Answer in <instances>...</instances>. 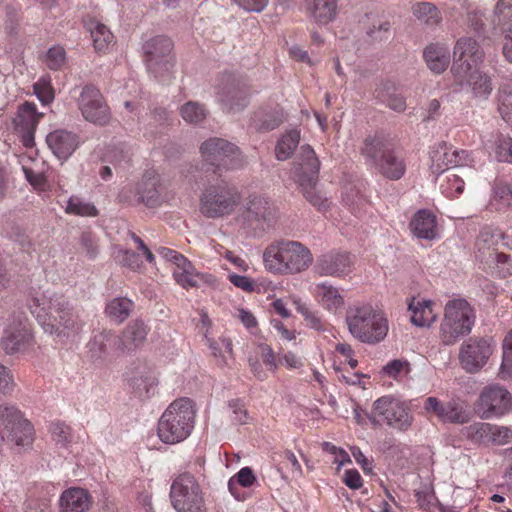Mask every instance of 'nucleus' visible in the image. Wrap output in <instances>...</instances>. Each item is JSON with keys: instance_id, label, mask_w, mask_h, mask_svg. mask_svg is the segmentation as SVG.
Returning <instances> with one entry per match:
<instances>
[{"instance_id": "obj_40", "label": "nucleus", "mask_w": 512, "mask_h": 512, "mask_svg": "<svg viewBox=\"0 0 512 512\" xmlns=\"http://www.w3.org/2000/svg\"><path fill=\"white\" fill-rule=\"evenodd\" d=\"M113 348L117 350V335L111 331L99 332L89 342L90 352L98 358L103 357Z\"/></svg>"}, {"instance_id": "obj_37", "label": "nucleus", "mask_w": 512, "mask_h": 512, "mask_svg": "<svg viewBox=\"0 0 512 512\" xmlns=\"http://www.w3.org/2000/svg\"><path fill=\"white\" fill-rule=\"evenodd\" d=\"M408 308L412 312L411 322L417 327H429L436 320V314L432 309V302L429 300H418L415 302V298H413Z\"/></svg>"}, {"instance_id": "obj_52", "label": "nucleus", "mask_w": 512, "mask_h": 512, "mask_svg": "<svg viewBox=\"0 0 512 512\" xmlns=\"http://www.w3.org/2000/svg\"><path fill=\"white\" fill-rule=\"evenodd\" d=\"M294 304L296 310L304 317L305 321L307 322V325L310 328L318 331L325 329L321 317L316 312L311 311L305 303L297 299L294 300Z\"/></svg>"}, {"instance_id": "obj_33", "label": "nucleus", "mask_w": 512, "mask_h": 512, "mask_svg": "<svg viewBox=\"0 0 512 512\" xmlns=\"http://www.w3.org/2000/svg\"><path fill=\"white\" fill-rule=\"evenodd\" d=\"M424 60L428 68L440 74L446 70L450 63L449 48L442 43H431L423 51Z\"/></svg>"}, {"instance_id": "obj_61", "label": "nucleus", "mask_w": 512, "mask_h": 512, "mask_svg": "<svg viewBox=\"0 0 512 512\" xmlns=\"http://www.w3.org/2000/svg\"><path fill=\"white\" fill-rule=\"evenodd\" d=\"M119 261L123 266H126L132 270H138L142 266V262L139 259L138 254L130 250H122L119 252Z\"/></svg>"}, {"instance_id": "obj_10", "label": "nucleus", "mask_w": 512, "mask_h": 512, "mask_svg": "<svg viewBox=\"0 0 512 512\" xmlns=\"http://www.w3.org/2000/svg\"><path fill=\"white\" fill-rule=\"evenodd\" d=\"M237 190L225 182L205 188L200 199V211L208 218H219L233 212L239 203Z\"/></svg>"}, {"instance_id": "obj_9", "label": "nucleus", "mask_w": 512, "mask_h": 512, "mask_svg": "<svg viewBox=\"0 0 512 512\" xmlns=\"http://www.w3.org/2000/svg\"><path fill=\"white\" fill-rule=\"evenodd\" d=\"M200 154L206 165L214 167L213 172L235 170L245 165L240 149L226 139L212 137L200 145Z\"/></svg>"}, {"instance_id": "obj_17", "label": "nucleus", "mask_w": 512, "mask_h": 512, "mask_svg": "<svg viewBox=\"0 0 512 512\" xmlns=\"http://www.w3.org/2000/svg\"><path fill=\"white\" fill-rule=\"evenodd\" d=\"M493 353L492 343L486 338L471 337L459 349L461 367L468 373L479 372Z\"/></svg>"}, {"instance_id": "obj_32", "label": "nucleus", "mask_w": 512, "mask_h": 512, "mask_svg": "<svg viewBox=\"0 0 512 512\" xmlns=\"http://www.w3.org/2000/svg\"><path fill=\"white\" fill-rule=\"evenodd\" d=\"M409 226L417 238L433 240L438 236L436 216L428 210L418 211Z\"/></svg>"}, {"instance_id": "obj_35", "label": "nucleus", "mask_w": 512, "mask_h": 512, "mask_svg": "<svg viewBox=\"0 0 512 512\" xmlns=\"http://www.w3.org/2000/svg\"><path fill=\"white\" fill-rule=\"evenodd\" d=\"M173 277L177 284L185 289L198 287L202 282H207V275L198 273L188 259L175 267Z\"/></svg>"}, {"instance_id": "obj_58", "label": "nucleus", "mask_w": 512, "mask_h": 512, "mask_svg": "<svg viewBox=\"0 0 512 512\" xmlns=\"http://www.w3.org/2000/svg\"><path fill=\"white\" fill-rule=\"evenodd\" d=\"M498 110L502 119L512 125V87L500 92Z\"/></svg>"}, {"instance_id": "obj_48", "label": "nucleus", "mask_w": 512, "mask_h": 512, "mask_svg": "<svg viewBox=\"0 0 512 512\" xmlns=\"http://www.w3.org/2000/svg\"><path fill=\"white\" fill-rule=\"evenodd\" d=\"M411 372V365L406 359H393L382 367L381 373L389 378L398 380Z\"/></svg>"}, {"instance_id": "obj_24", "label": "nucleus", "mask_w": 512, "mask_h": 512, "mask_svg": "<svg viewBox=\"0 0 512 512\" xmlns=\"http://www.w3.org/2000/svg\"><path fill=\"white\" fill-rule=\"evenodd\" d=\"M31 338L28 319L25 316H19L17 322H13L5 330L1 345L7 354H13L25 348Z\"/></svg>"}, {"instance_id": "obj_11", "label": "nucleus", "mask_w": 512, "mask_h": 512, "mask_svg": "<svg viewBox=\"0 0 512 512\" xmlns=\"http://www.w3.org/2000/svg\"><path fill=\"white\" fill-rule=\"evenodd\" d=\"M170 498L177 512H206L200 485L189 473L181 474L173 481Z\"/></svg>"}, {"instance_id": "obj_46", "label": "nucleus", "mask_w": 512, "mask_h": 512, "mask_svg": "<svg viewBox=\"0 0 512 512\" xmlns=\"http://www.w3.org/2000/svg\"><path fill=\"white\" fill-rule=\"evenodd\" d=\"M459 168L448 170L441 176H437V180L450 196L460 195L464 190V181L458 174Z\"/></svg>"}, {"instance_id": "obj_34", "label": "nucleus", "mask_w": 512, "mask_h": 512, "mask_svg": "<svg viewBox=\"0 0 512 512\" xmlns=\"http://www.w3.org/2000/svg\"><path fill=\"white\" fill-rule=\"evenodd\" d=\"M314 295L318 303L328 311L336 312L344 306V297L336 287L327 282L317 284Z\"/></svg>"}, {"instance_id": "obj_59", "label": "nucleus", "mask_w": 512, "mask_h": 512, "mask_svg": "<svg viewBox=\"0 0 512 512\" xmlns=\"http://www.w3.org/2000/svg\"><path fill=\"white\" fill-rule=\"evenodd\" d=\"M66 60V53L63 47L53 46L46 54V64L51 70H58L64 64Z\"/></svg>"}, {"instance_id": "obj_57", "label": "nucleus", "mask_w": 512, "mask_h": 512, "mask_svg": "<svg viewBox=\"0 0 512 512\" xmlns=\"http://www.w3.org/2000/svg\"><path fill=\"white\" fill-rule=\"evenodd\" d=\"M285 117L284 113L281 109H276L271 113H267L260 120V123L257 125V129L261 132H268L274 130L281 123H283Z\"/></svg>"}, {"instance_id": "obj_29", "label": "nucleus", "mask_w": 512, "mask_h": 512, "mask_svg": "<svg viewBox=\"0 0 512 512\" xmlns=\"http://www.w3.org/2000/svg\"><path fill=\"white\" fill-rule=\"evenodd\" d=\"M304 7L308 17L320 25L334 21L338 14V0H304Z\"/></svg>"}, {"instance_id": "obj_50", "label": "nucleus", "mask_w": 512, "mask_h": 512, "mask_svg": "<svg viewBox=\"0 0 512 512\" xmlns=\"http://www.w3.org/2000/svg\"><path fill=\"white\" fill-rule=\"evenodd\" d=\"M499 375L503 379L512 377V330L503 341V360Z\"/></svg>"}, {"instance_id": "obj_43", "label": "nucleus", "mask_w": 512, "mask_h": 512, "mask_svg": "<svg viewBox=\"0 0 512 512\" xmlns=\"http://www.w3.org/2000/svg\"><path fill=\"white\" fill-rule=\"evenodd\" d=\"M133 309V302L125 297L112 299L106 306V314L112 320L121 323L128 318Z\"/></svg>"}, {"instance_id": "obj_30", "label": "nucleus", "mask_w": 512, "mask_h": 512, "mask_svg": "<svg viewBox=\"0 0 512 512\" xmlns=\"http://www.w3.org/2000/svg\"><path fill=\"white\" fill-rule=\"evenodd\" d=\"M296 165L298 166V181L307 180L309 184L318 180L320 162L311 146L302 145L300 147Z\"/></svg>"}, {"instance_id": "obj_12", "label": "nucleus", "mask_w": 512, "mask_h": 512, "mask_svg": "<svg viewBox=\"0 0 512 512\" xmlns=\"http://www.w3.org/2000/svg\"><path fill=\"white\" fill-rule=\"evenodd\" d=\"M0 421L4 440L17 447H30L34 441V427L13 405H0Z\"/></svg>"}, {"instance_id": "obj_13", "label": "nucleus", "mask_w": 512, "mask_h": 512, "mask_svg": "<svg viewBox=\"0 0 512 512\" xmlns=\"http://www.w3.org/2000/svg\"><path fill=\"white\" fill-rule=\"evenodd\" d=\"M278 218V208L270 199L251 196L242 213V224L254 234H261L272 227Z\"/></svg>"}, {"instance_id": "obj_56", "label": "nucleus", "mask_w": 512, "mask_h": 512, "mask_svg": "<svg viewBox=\"0 0 512 512\" xmlns=\"http://www.w3.org/2000/svg\"><path fill=\"white\" fill-rule=\"evenodd\" d=\"M34 93L42 104L47 105L54 100V89L49 77L40 78L33 86Z\"/></svg>"}, {"instance_id": "obj_7", "label": "nucleus", "mask_w": 512, "mask_h": 512, "mask_svg": "<svg viewBox=\"0 0 512 512\" xmlns=\"http://www.w3.org/2000/svg\"><path fill=\"white\" fill-rule=\"evenodd\" d=\"M473 307L462 298L449 300L444 309L440 325V338L445 345L454 344L460 337L468 335L475 323Z\"/></svg>"}, {"instance_id": "obj_27", "label": "nucleus", "mask_w": 512, "mask_h": 512, "mask_svg": "<svg viewBox=\"0 0 512 512\" xmlns=\"http://www.w3.org/2000/svg\"><path fill=\"white\" fill-rule=\"evenodd\" d=\"M46 143L58 159L66 160L78 147L79 140L76 134L58 129L47 135Z\"/></svg>"}, {"instance_id": "obj_18", "label": "nucleus", "mask_w": 512, "mask_h": 512, "mask_svg": "<svg viewBox=\"0 0 512 512\" xmlns=\"http://www.w3.org/2000/svg\"><path fill=\"white\" fill-rule=\"evenodd\" d=\"M78 108L86 121L103 126L110 121L109 107L100 90L93 85H86L79 96Z\"/></svg>"}, {"instance_id": "obj_20", "label": "nucleus", "mask_w": 512, "mask_h": 512, "mask_svg": "<svg viewBox=\"0 0 512 512\" xmlns=\"http://www.w3.org/2000/svg\"><path fill=\"white\" fill-rule=\"evenodd\" d=\"M511 406L509 391L499 385L484 388L478 400V411L482 418L502 416L511 409Z\"/></svg>"}, {"instance_id": "obj_53", "label": "nucleus", "mask_w": 512, "mask_h": 512, "mask_svg": "<svg viewBox=\"0 0 512 512\" xmlns=\"http://www.w3.org/2000/svg\"><path fill=\"white\" fill-rule=\"evenodd\" d=\"M495 155L499 162L512 164V138L499 135L495 142Z\"/></svg>"}, {"instance_id": "obj_51", "label": "nucleus", "mask_w": 512, "mask_h": 512, "mask_svg": "<svg viewBox=\"0 0 512 512\" xmlns=\"http://www.w3.org/2000/svg\"><path fill=\"white\" fill-rule=\"evenodd\" d=\"M256 478L251 468L243 467L236 475V480L231 478L228 482L229 491L234 495V497L240 500V497L236 494L235 489L237 485H241L243 487H250L255 482Z\"/></svg>"}, {"instance_id": "obj_5", "label": "nucleus", "mask_w": 512, "mask_h": 512, "mask_svg": "<svg viewBox=\"0 0 512 512\" xmlns=\"http://www.w3.org/2000/svg\"><path fill=\"white\" fill-rule=\"evenodd\" d=\"M477 258L489 266L494 265L501 277L512 274V257L506 250L512 249V240L500 229L484 227L477 238Z\"/></svg>"}, {"instance_id": "obj_38", "label": "nucleus", "mask_w": 512, "mask_h": 512, "mask_svg": "<svg viewBox=\"0 0 512 512\" xmlns=\"http://www.w3.org/2000/svg\"><path fill=\"white\" fill-rule=\"evenodd\" d=\"M415 18L427 28L434 29L442 22L440 10L430 2H417L412 6Z\"/></svg>"}, {"instance_id": "obj_55", "label": "nucleus", "mask_w": 512, "mask_h": 512, "mask_svg": "<svg viewBox=\"0 0 512 512\" xmlns=\"http://www.w3.org/2000/svg\"><path fill=\"white\" fill-rule=\"evenodd\" d=\"M49 431L56 444L66 447L72 440L71 428L63 422H54Z\"/></svg>"}, {"instance_id": "obj_1", "label": "nucleus", "mask_w": 512, "mask_h": 512, "mask_svg": "<svg viewBox=\"0 0 512 512\" xmlns=\"http://www.w3.org/2000/svg\"><path fill=\"white\" fill-rule=\"evenodd\" d=\"M29 309L46 333L68 338L81 330L79 314L63 294L46 291L30 301Z\"/></svg>"}, {"instance_id": "obj_28", "label": "nucleus", "mask_w": 512, "mask_h": 512, "mask_svg": "<svg viewBox=\"0 0 512 512\" xmlns=\"http://www.w3.org/2000/svg\"><path fill=\"white\" fill-rule=\"evenodd\" d=\"M484 51L480 45L470 37H461L457 40L454 47V63L467 64L468 67L474 68L482 62Z\"/></svg>"}, {"instance_id": "obj_6", "label": "nucleus", "mask_w": 512, "mask_h": 512, "mask_svg": "<svg viewBox=\"0 0 512 512\" xmlns=\"http://www.w3.org/2000/svg\"><path fill=\"white\" fill-rule=\"evenodd\" d=\"M361 154L387 179L398 180L406 171L403 159L396 154L392 144L382 136H368L364 141Z\"/></svg>"}, {"instance_id": "obj_62", "label": "nucleus", "mask_w": 512, "mask_h": 512, "mask_svg": "<svg viewBox=\"0 0 512 512\" xmlns=\"http://www.w3.org/2000/svg\"><path fill=\"white\" fill-rule=\"evenodd\" d=\"M131 385L139 397H149L150 394L154 392V384L152 380L148 382L147 379L142 377L134 378L131 381Z\"/></svg>"}, {"instance_id": "obj_16", "label": "nucleus", "mask_w": 512, "mask_h": 512, "mask_svg": "<svg viewBox=\"0 0 512 512\" xmlns=\"http://www.w3.org/2000/svg\"><path fill=\"white\" fill-rule=\"evenodd\" d=\"M172 50L173 43L166 36H156L144 43L147 67L155 76L163 75L173 67Z\"/></svg>"}, {"instance_id": "obj_14", "label": "nucleus", "mask_w": 512, "mask_h": 512, "mask_svg": "<svg viewBox=\"0 0 512 512\" xmlns=\"http://www.w3.org/2000/svg\"><path fill=\"white\" fill-rule=\"evenodd\" d=\"M456 84L463 89L467 88L471 92L472 97L476 99L486 100L493 91L491 77L476 67H468L467 64H453L451 69Z\"/></svg>"}, {"instance_id": "obj_31", "label": "nucleus", "mask_w": 512, "mask_h": 512, "mask_svg": "<svg viewBox=\"0 0 512 512\" xmlns=\"http://www.w3.org/2000/svg\"><path fill=\"white\" fill-rule=\"evenodd\" d=\"M139 203L148 208H155L165 202L166 196L157 177L143 179L137 190Z\"/></svg>"}, {"instance_id": "obj_41", "label": "nucleus", "mask_w": 512, "mask_h": 512, "mask_svg": "<svg viewBox=\"0 0 512 512\" xmlns=\"http://www.w3.org/2000/svg\"><path fill=\"white\" fill-rule=\"evenodd\" d=\"M300 141V131L292 129L282 135L277 141L275 147V156L280 161H285L291 157Z\"/></svg>"}, {"instance_id": "obj_44", "label": "nucleus", "mask_w": 512, "mask_h": 512, "mask_svg": "<svg viewBox=\"0 0 512 512\" xmlns=\"http://www.w3.org/2000/svg\"><path fill=\"white\" fill-rule=\"evenodd\" d=\"M94 48L99 52H105L113 41V34L108 27L99 22H92L89 27Z\"/></svg>"}, {"instance_id": "obj_36", "label": "nucleus", "mask_w": 512, "mask_h": 512, "mask_svg": "<svg viewBox=\"0 0 512 512\" xmlns=\"http://www.w3.org/2000/svg\"><path fill=\"white\" fill-rule=\"evenodd\" d=\"M61 506L71 512H87L91 502L89 494L81 488H71L66 490L60 498Z\"/></svg>"}, {"instance_id": "obj_21", "label": "nucleus", "mask_w": 512, "mask_h": 512, "mask_svg": "<svg viewBox=\"0 0 512 512\" xmlns=\"http://www.w3.org/2000/svg\"><path fill=\"white\" fill-rule=\"evenodd\" d=\"M468 438L474 442L505 445L512 439V430L506 426L477 422L465 428Z\"/></svg>"}, {"instance_id": "obj_25", "label": "nucleus", "mask_w": 512, "mask_h": 512, "mask_svg": "<svg viewBox=\"0 0 512 512\" xmlns=\"http://www.w3.org/2000/svg\"><path fill=\"white\" fill-rule=\"evenodd\" d=\"M352 259L346 252L331 251L320 256L315 269L321 276L341 277L351 271Z\"/></svg>"}, {"instance_id": "obj_15", "label": "nucleus", "mask_w": 512, "mask_h": 512, "mask_svg": "<svg viewBox=\"0 0 512 512\" xmlns=\"http://www.w3.org/2000/svg\"><path fill=\"white\" fill-rule=\"evenodd\" d=\"M218 101L228 113L242 111L249 103V89L245 81L232 73L223 75L219 85Z\"/></svg>"}, {"instance_id": "obj_60", "label": "nucleus", "mask_w": 512, "mask_h": 512, "mask_svg": "<svg viewBox=\"0 0 512 512\" xmlns=\"http://www.w3.org/2000/svg\"><path fill=\"white\" fill-rule=\"evenodd\" d=\"M229 408L232 412L231 420L235 424L242 425L247 423L249 416L242 403H240L238 400H232L229 402Z\"/></svg>"}, {"instance_id": "obj_54", "label": "nucleus", "mask_w": 512, "mask_h": 512, "mask_svg": "<svg viewBox=\"0 0 512 512\" xmlns=\"http://www.w3.org/2000/svg\"><path fill=\"white\" fill-rule=\"evenodd\" d=\"M209 348L212 350L214 357L218 359L219 364H226L225 353L232 355V343L228 338H220L219 340L207 339Z\"/></svg>"}, {"instance_id": "obj_8", "label": "nucleus", "mask_w": 512, "mask_h": 512, "mask_svg": "<svg viewBox=\"0 0 512 512\" xmlns=\"http://www.w3.org/2000/svg\"><path fill=\"white\" fill-rule=\"evenodd\" d=\"M367 417L373 427L386 425L401 432L410 429L414 421L408 405L392 395L375 400Z\"/></svg>"}, {"instance_id": "obj_19", "label": "nucleus", "mask_w": 512, "mask_h": 512, "mask_svg": "<svg viewBox=\"0 0 512 512\" xmlns=\"http://www.w3.org/2000/svg\"><path fill=\"white\" fill-rule=\"evenodd\" d=\"M431 171L441 176L448 170L461 168L471 162L470 154L466 150L454 149L446 142L437 144L430 153Z\"/></svg>"}, {"instance_id": "obj_63", "label": "nucleus", "mask_w": 512, "mask_h": 512, "mask_svg": "<svg viewBox=\"0 0 512 512\" xmlns=\"http://www.w3.org/2000/svg\"><path fill=\"white\" fill-rule=\"evenodd\" d=\"M389 29L390 23L388 21L380 22L377 26L373 25V27L367 31V35L371 41H382L387 39Z\"/></svg>"}, {"instance_id": "obj_23", "label": "nucleus", "mask_w": 512, "mask_h": 512, "mask_svg": "<svg viewBox=\"0 0 512 512\" xmlns=\"http://www.w3.org/2000/svg\"><path fill=\"white\" fill-rule=\"evenodd\" d=\"M42 117L43 113L37 111L34 103L25 102L19 107L14 123L25 147L30 148L34 145L35 130Z\"/></svg>"}, {"instance_id": "obj_2", "label": "nucleus", "mask_w": 512, "mask_h": 512, "mask_svg": "<svg viewBox=\"0 0 512 512\" xmlns=\"http://www.w3.org/2000/svg\"><path fill=\"white\" fill-rule=\"evenodd\" d=\"M345 321L350 334L361 343L375 345L382 342L389 331L384 312L368 302L348 306Z\"/></svg>"}, {"instance_id": "obj_64", "label": "nucleus", "mask_w": 512, "mask_h": 512, "mask_svg": "<svg viewBox=\"0 0 512 512\" xmlns=\"http://www.w3.org/2000/svg\"><path fill=\"white\" fill-rule=\"evenodd\" d=\"M263 363L269 368L270 371L275 372L278 368V362L273 349L267 344L259 346Z\"/></svg>"}, {"instance_id": "obj_39", "label": "nucleus", "mask_w": 512, "mask_h": 512, "mask_svg": "<svg viewBox=\"0 0 512 512\" xmlns=\"http://www.w3.org/2000/svg\"><path fill=\"white\" fill-rule=\"evenodd\" d=\"M493 25L499 32H511L512 0H497L493 9Z\"/></svg>"}, {"instance_id": "obj_22", "label": "nucleus", "mask_w": 512, "mask_h": 512, "mask_svg": "<svg viewBox=\"0 0 512 512\" xmlns=\"http://www.w3.org/2000/svg\"><path fill=\"white\" fill-rule=\"evenodd\" d=\"M427 414L437 417L443 423L464 424L469 421V413L460 403L449 401L443 403L437 397H428L424 401Z\"/></svg>"}, {"instance_id": "obj_49", "label": "nucleus", "mask_w": 512, "mask_h": 512, "mask_svg": "<svg viewBox=\"0 0 512 512\" xmlns=\"http://www.w3.org/2000/svg\"><path fill=\"white\" fill-rule=\"evenodd\" d=\"M492 201L499 205V208L512 206V185L497 181L493 186Z\"/></svg>"}, {"instance_id": "obj_47", "label": "nucleus", "mask_w": 512, "mask_h": 512, "mask_svg": "<svg viewBox=\"0 0 512 512\" xmlns=\"http://www.w3.org/2000/svg\"><path fill=\"white\" fill-rule=\"evenodd\" d=\"M65 212L81 217H94L98 215V211L92 203L84 201L78 196H71L67 200Z\"/></svg>"}, {"instance_id": "obj_42", "label": "nucleus", "mask_w": 512, "mask_h": 512, "mask_svg": "<svg viewBox=\"0 0 512 512\" xmlns=\"http://www.w3.org/2000/svg\"><path fill=\"white\" fill-rule=\"evenodd\" d=\"M179 113L186 123L197 125L206 119L208 110L203 103L188 101L180 107Z\"/></svg>"}, {"instance_id": "obj_4", "label": "nucleus", "mask_w": 512, "mask_h": 512, "mask_svg": "<svg viewBox=\"0 0 512 512\" xmlns=\"http://www.w3.org/2000/svg\"><path fill=\"white\" fill-rule=\"evenodd\" d=\"M196 411L188 398L174 400L161 415L157 435L165 444L184 441L192 432Z\"/></svg>"}, {"instance_id": "obj_26", "label": "nucleus", "mask_w": 512, "mask_h": 512, "mask_svg": "<svg viewBox=\"0 0 512 512\" xmlns=\"http://www.w3.org/2000/svg\"><path fill=\"white\" fill-rule=\"evenodd\" d=\"M149 327L142 320H133L127 324L120 335H117V350L133 352L146 341Z\"/></svg>"}, {"instance_id": "obj_3", "label": "nucleus", "mask_w": 512, "mask_h": 512, "mask_svg": "<svg viewBox=\"0 0 512 512\" xmlns=\"http://www.w3.org/2000/svg\"><path fill=\"white\" fill-rule=\"evenodd\" d=\"M265 268L274 274L290 275L305 271L313 262L311 251L301 242L281 240L263 253Z\"/></svg>"}, {"instance_id": "obj_45", "label": "nucleus", "mask_w": 512, "mask_h": 512, "mask_svg": "<svg viewBox=\"0 0 512 512\" xmlns=\"http://www.w3.org/2000/svg\"><path fill=\"white\" fill-rule=\"evenodd\" d=\"M316 183L317 180L309 184L307 180H299V185L306 200L318 210L326 211L329 208V201L320 191L315 189Z\"/></svg>"}]
</instances>
